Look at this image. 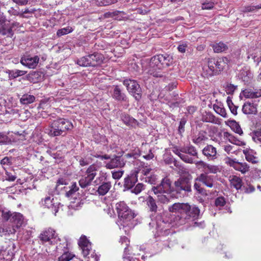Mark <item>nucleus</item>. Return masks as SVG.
Wrapping results in <instances>:
<instances>
[{
    "label": "nucleus",
    "mask_w": 261,
    "mask_h": 261,
    "mask_svg": "<svg viewBox=\"0 0 261 261\" xmlns=\"http://www.w3.org/2000/svg\"><path fill=\"white\" fill-rule=\"evenodd\" d=\"M155 59H158L156 56L152 57L148 63L147 67L148 73L154 77H162L163 76V66L161 63H157Z\"/></svg>",
    "instance_id": "obj_6"
},
{
    "label": "nucleus",
    "mask_w": 261,
    "mask_h": 261,
    "mask_svg": "<svg viewBox=\"0 0 261 261\" xmlns=\"http://www.w3.org/2000/svg\"><path fill=\"white\" fill-rule=\"evenodd\" d=\"M145 181L151 185H155L157 180L156 176L155 175L150 174L148 176L145 177Z\"/></svg>",
    "instance_id": "obj_52"
},
{
    "label": "nucleus",
    "mask_w": 261,
    "mask_h": 261,
    "mask_svg": "<svg viewBox=\"0 0 261 261\" xmlns=\"http://www.w3.org/2000/svg\"><path fill=\"white\" fill-rule=\"evenodd\" d=\"M174 222L175 223L176 225H182L186 223V218L185 217H184V216H182V215H178L175 217L174 219Z\"/></svg>",
    "instance_id": "obj_44"
},
{
    "label": "nucleus",
    "mask_w": 261,
    "mask_h": 261,
    "mask_svg": "<svg viewBox=\"0 0 261 261\" xmlns=\"http://www.w3.org/2000/svg\"><path fill=\"white\" fill-rule=\"evenodd\" d=\"M171 180L167 177L163 178L159 184L153 186L151 191L156 195L158 201L162 203H168L171 198V193L175 192L177 194L191 192V179L188 177H180L174 182L171 187Z\"/></svg>",
    "instance_id": "obj_1"
},
{
    "label": "nucleus",
    "mask_w": 261,
    "mask_h": 261,
    "mask_svg": "<svg viewBox=\"0 0 261 261\" xmlns=\"http://www.w3.org/2000/svg\"><path fill=\"white\" fill-rule=\"evenodd\" d=\"M229 180L231 186L236 190H238L242 188L243 185L242 180L240 177L236 175H231L229 177Z\"/></svg>",
    "instance_id": "obj_25"
},
{
    "label": "nucleus",
    "mask_w": 261,
    "mask_h": 261,
    "mask_svg": "<svg viewBox=\"0 0 261 261\" xmlns=\"http://www.w3.org/2000/svg\"><path fill=\"white\" fill-rule=\"evenodd\" d=\"M121 119L128 126H135L137 125V120L126 114H122Z\"/></svg>",
    "instance_id": "obj_28"
},
{
    "label": "nucleus",
    "mask_w": 261,
    "mask_h": 261,
    "mask_svg": "<svg viewBox=\"0 0 261 261\" xmlns=\"http://www.w3.org/2000/svg\"><path fill=\"white\" fill-rule=\"evenodd\" d=\"M250 135L254 142L261 146V126L252 130Z\"/></svg>",
    "instance_id": "obj_23"
},
{
    "label": "nucleus",
    "mask_w": 261,
    "mask_h": 261,
    "mask_svg": "<svg viewBox=\"0 0 261 261\" xmlns=\"http://www.w3.org/2000/svg\"><path fill=\"white\" fill-rule=\"evenodd\" d=\"M79 245L82 249V252L84 256L86 257L89 254L91 245L87 238L82 236L79 241Z\"/></svg>",
    "instance_id": "obj_15"
},
{
    "label": "nucleus",
    "mask_w": 261,
    "mask_h": 261,
    "mask_svg": "<svg viewBox=\"0 0 261 261\" xmlns=\"http://www.w3.org/2000/svg\"><path fill=\"white\" fill-rule=\"evenodd\" d=\"M186 123V120L185 119L182 118L180 120L178 126V132L180 134H181L185 131V125Z\"/></svg>",
    "instance_id": "obj_59"
},
{
    "label": "nucleus",
    "mask_w": 261,
    "mask_h": 261,
    "mask_svg": "<svg viewBox=\"0 0 261 261\" xmlns=\"http://www.w3.org/2000/svg\"><path fill=\"white\" fill-rule=\"evenodd\" d=\"M192 163H189V164H195L197 167H199V168H202L204 170L206 168V166L207 165V163H205L203 161H195L193 160L192 158Z\"/></svg>",
    "instance_id": "obj_58"
},
{
    "label": "nucleus",
    "mask_w": 261,
    "mask_h": 261,
    "mask_svg": "<svg viewBox=\"0 0 261 261\" xmlns=\"http://www.w3.org/2000/svg\"><path fill=\"white\" fill-rule=\"evenodd\" d=\"M112 177L114 179H119L122 177V176L123 174V171H112Z\"/></svg>",
    "instance_id": "obj_63"
},
{
    "label": "nucleus",
    "mask_w": 261,
    "mask_h": 261,
    "mask_svg": "<svg viewBox=\"0 0 261 261\" xmlns=\"http://www.w3.org/2000/svg\"><path fill=\"white\" fill-rule=\"evenodd\" d=\"M89 62L90 57L89 55L77 59L76 61V63L80 66L89 67L91 66V64Z\"/></svg>",
    "instance_id": "obj_32"
},
{
    "label": "nucleus",
    "mask_w": 261,
    "mask_h": 261,
    "mask_svg": "<svg viewBox=\"0 0 261 261\" xmlns=\"http://www.w3.org/2000/svg\"><path fill=\"white\" fill-rule=\"evenodd\" d=\"M27 73V71L23 70H20L18 69L9 70V75L10 78L15 79L19 76L24 75Z\"/></svg>",
    "instance_id": "obj_37"
},
{
    "label": "nucleus",
    "mask_w": 261,
    "mask_h": 261,
    "mask_svg": "<svg viewBox=\"0 0 261 261\" xmlns=\"http://www.w3.org/2000/svg\"><path fill=\"white\" fill-rule=\"evenodd\" d=\"M138 173L135 172L130 174L124 179V185L128 189H132L138 181Z\"/></svg>",
    "instance_id": "obj_19"
},
{
    "label": "nucleus",
    "mask_w": 261,
    "mask_h": 261,
    "mask_svg": "<svg viewBox=\"0 0 261 261\" xmlns=\"http://www.w3.org/2000/svg\"><path fill=\"white\" fill-rule=\"evenodd\" d=\"M98 167L94 165H90L87 169L85 174L79 180V185L82 188H86L90 186L97 175Z\"/></svg>",
    "instance_id": "obj_4"
},
{
    "label": "nucleus",
    "mask_w": 261,
    "mask_h": 261,
    "mask_svg": "<svg viewBox=\"0 0 261 261\" xmlns=\"http://www.w3.org/2000/svg\"><path fill=\"white\" fill-rule=\"evenodd\" d=\"M213 108L215 111L223 117H227V113L225 108L221 105H214Z\"/></svg>",
    "instance_id": "obj_36"
},
{
    "label": "nucleus",
    "mask_w": 261,
    "mask_h": 261,
    "mask_svg": "<svg viewBox=\"0 0 261 261\" xmlns=\"http://www.w3.org/2000/svg\"><path fill=\"white\" fill-rule=\"evenodd\" d=\"M224 60H227L226 58L224 59H219L217 60L215 59V62L216 63L215 64V67L217 71V73L223 68V66L222 65V63L223 62L224 64L225 63Z\"/></svg>",
    "instance_id": "obj_48"
},
{
    "label": "nucleus",
    "mask_w": 261,
    "mask_h": 261,
    "mask_svg": "<svg viewBox=\"0 0 261 261\" xmlns=\"http://www.w3.org/2000/svg\"><path fill=\"white\" fill-rule=\"evenodd\" d=\"M215 205L217 207L223 206L225 203L226 201L223 197H219L215 200Z\"/></svg>",
    "instance_id": "obj_54"
},
{
    "label": "nucleus",
    "mask_w": 261,
    "mask_h": 261,
    "mask_svg": "<svg viewBox=\"0 0 261 261\" xmlns=\"http://www.w3.org/2000/svg\"><path fill=\"white\" fill-rule=\"evenodd\" d=\"M111 187L112 185L110 182H103L99 186L97 192L100 195H105L109 192Z\"/></svg>",
    "instance_id": "obj_30"
},
{
    "label": "nucleus",
    "mask_w": 261,
    "mask_h": 261,
    "mask_svg": "<svg viewBox=\"0 0 261 261\" xmlns=\"http://www.w3.org/2000/svg\"><path fill=\"white\" fill-rule=\"evenodd\" d=\"M125 164L124 157L115 155L111 160L107 163L105 167L107 169H112L115 168H121Z\"/></svg>",
    "instance_id": "obj_9"
},
{
    "label": "nucleus",
    "mask_w": 261,
    "mask_h": 261,
    "mask_svg": "<svg viewBox=\"0 0 261 261\" xmlns=\"http://www.w3.org/2000/svg\"><path fill=\"white\" fill-rule=\"evenodd\" d=\"M39 58L38 56H31L30 55H25L21 57V64L30 69H35L38 65Z\"/></svg>",
    "instance_id": "obj_8"
},
{
    "label": "nucleus",
    "mask_w": 261,
    "mask_h": 261,
    "mask_svg": "<svg viewBox=\"0 0 261 261\" xmlns=\"http://www.w3.org/2000/svg\"><path fill=\"white\" fill-rule=\"evenodd\" d=\"M226 102L228 107H229V110L232 113V114H233L234 115H236L237 114L238 107L233 105L230 97H227Z\"/></svg>",
    "instance_id": "obj_42"
},
{
    "label": "nucleus",
    "mask_w": 261,
    "mask_h": 261,
    "mask_svg": "<svg viewBox=\"0 0 261 261\" xmlns=\"http://www.w3.org/2000/svg\"><path fill=\"white\" fill-rule=\"evenodd\" d=\"M224 136L229 137V139H228L229 141L233 144H235L237 145H241L245 144L243 142L237 139L233 136L230 135L228 132L224 133Z\"/></svg>",
    "instance_id": "obj_40"
},
{
    "label": "nucleus",
    "mask_w": 261,
    "mask_h": 261,
    "mask_svg": "<svg viewBox=\"0 0 261 261\" xmlns=\"http://www.w3.org/2000/svg\"><path fill=\"white\" fill-rule=\"evenodd\" d=\"M144 189V185L141 183L138 184L132 190V192L136 194H139Z\"/></svg>",
    "instance_id": "obj_55"
},
{
    "label": "nucleus",
    "mask_w": 261,
    "mask_h": 261,
    "mask_svg": "<svg viewBox=\"0 0 261 261\" xmlns=\"http://www.w3.org/2000/svg\"><path fill=\"white\" fill-rule=\"evenodd\" d=\"M1 165L3 168L6 170L12 165V158L6 156L1 161Z\"/></svg>",
    "instance_id": "obj_39"
},
{
    "label": "nucleus",
    "mask_w": 261,
    "mask_h": 261,
    "mask_svg": "<svg viewBox=\"0 0 261 261\" xmlns=\"http://www.w3.org/2000/svg\"><path fill=\"white\" fill-rule=\"evenodd\" d=\"M242 111L245 114H255L257 112V108L254 103L246 102L243 106Z\"/></svg>",
    "instance_id": "obj_21"
},
{
    "label": "nucleus",
    "mask_w": 261,
    "mask_h": 261,
    "mask_svg": "<svg viewBox=\"0 0 261 261\" xmlns=\"http://www.w3.org/2000/svg\"><path fill=\"white\" fill-rule=\"evenodd\" d=\"M73 128V125L68 120L59 118L54 120L47 128L45 133L50 136H58Z\"/></svg>",
    "instance_id": "obj_2"
},
{
    "label": "nucleus",
    "mask_w": 261,
    "mask_h": 261,
    "mask_svg": "<svg viewBox=\"0 0 261 261\" xmlns=\"http://www.w3.org/2000/svg\"><path fill=\"white\" fill-rule=\"evenodd\" d=\"M188 207L186 203H175L168 207V210L171 213H179L180 215L185 214Z\"/></svg>",
    "instance_id": "obj_16"
},
{
    "label": "nucleus",
    "mask_w": 261,
    "mask_h": 261,
    "mask_svg": "<svg viewBox=\"0 0 261 261\" xmlns=\"http://www.w3.org/2000/svg\"><path fill=\"white\" fill-rule=\"evenodd\" d=\"M35 99L34 96L28 94H24L20 98V102L23 105H28L33 103Z\"/></svg>",
    "instance_id": "obj_31"
},
{
    "label": "nucleus",
    "mask_w": 261,
    "mask_h": 261,
    "mask_svg": "<svg viewBox=\"0 0 261 261\" xmlns=\"http://www.w3.org/2000/svg\"><path fill=\"white\" fill-rule=\"evenodd\" d=\"M202 152L209 160H215L218 158L217 149L212 145H207L205 146Z\"/></svg>",
    "instance_id": "obj_10"
},
{
    "label": "nucleus",
    "mask_w": 261,
    "mask_h": 261,
    "mask_svg": "<svg viewBox=\"0 0 261 261\" xmlns=\"http://www.w3.org/2000/svg\"><path fill=\"white\" fill-rule=\"evenodd\" d=\"M11 222L13 223L12 226H14L15 229L20 228L24 223V218L22 215L19 213H13Z\"/></svg>",
    "instance_id": "obj_14"
},
{
    "label": "nucleus",
    "mask_w": 261,
    "mask_h": 261,
    "mask_svg": "<svg viewBox=\"0 0 261 261\" xmlns=\"http://www.w3.org/2000/svg\"><path fill=\"white\" fill-rule=\"evenodd\" d=\"M258 9H259V8H258V5L247 6L244 7V11L245 12H254Z\"/></svg>",
    "instance_id": "obj_61"
},
{
    "label": "nucleus",
    "mask_w": 261,
    "mask_h": 261,
    "mask_svg": "<svg viewBox=\"0 0 261 261\" xmlns=\"http://www.w3.org/2000/svg\"><path fill=\"white\" fill-rule=\"evenodd\" d=\"M0 35L12 38L14 35V32L12 30V27H10L9 24H4L0 28Z\"/></svg>",
    "instance_id": "obj_27"
},
{
    "label": "nucleus",
    "mask_w": 261,
    "mask_h": 261,
    "mask_svg": "<svg viewBox=\"0 0 261 261\" xmlns=\"http://www.w3.org/2000/svg\"><path fill=\"white\" fill-rule=\"evenodd\" d=\"M229 164L235 170L245 174L249 170V166L246 163L236 162L233 160L229 159Z\"/></svg>",
    "instance_id": "obj_12"
},
{
    "label": "nucleus",
    "mask_w": 261,
    "mask_h": 261,
    "mask_svg": "<svg viewBox=\"0 0 261 261\" xmlns=\"http://www.w3.org/2000/svg\"><path fill=\"white\" fill-rule=\"evenodd\" d=\"M91 66L94 67L100 64L103 61L102 56L98 53L89 55Z\"/></svg>",
    "instance_id": "obj_22"
},
{
    "label": "nucleus",
    "mask_w": 261,
    "mask_h": 261,
    "mask_svg": "<svg viewBox=\"0 0 261 261\" xmlns=\"http://www.w3.org/2000/svg\"><path fill=\"white\" fill-rule=\"evenodd\" d=\"M156 56L158 59H155V62H157V63H161L163 69L168 67L173 61L172 57L169 55H158Z\"/></svg>",
    "instance_id": "obj_17"
},
{
    "label": "nucleus",
    "mask_w": 261,
    "mask_h": 261,
    "mask_svg": "<svg viewBox=\"0 0 261 261\" xmlns=\"http://www.w3.org/2000/svg\"><path fill=\"white\" fill-rule=\"evenodd\" d=\"M214 6V3L212 2H205L202 4V9L203 10H210Z\"/></svg>",
    "instance_id": "obj_57"
},
{
    "label": "nucleus",
    "mask_w": 261,
    "mask_h": 261,
    "mask_svg": "<svg viewBox=\"0 0 261 261\" xmlns=\"http://www.w3.org/2000/svg\"><path fill=\"white\" fill-rule=\"evenodd\" d=\"M215 59L212 58L208 59L207 64L205 65L207 67H208L210 69L213 70V72L214 73V74L217 73V71L215 67Z\"/></svg>",
    "instance_id": "obj_47"
},
{
    "label": "nucleus",
    "mask_w": 261,
    "mask_h": 261,
    "mask_svg": "<svg viewBox=\"0 0 261 261\" xmlns=\"http://www.w3.org/2000/svg\"><path fill=\"white\" fill-rule=\"evenodd\" d=\"M204 121L208 122H211L215 124H219L218 119L213 115L208 114L204 118Z\"/></svg>",
    "instance_id": "obj_50"
},
{
    "label": "nucleus",
    "mask_w": 261,
    "mask_h": 261,
    "mask_svg": "<svg viewBox=\"0 0 261 261\" xmlns=\"http://www.w3.org/2000/svg\"><path fill=\"white\" fill-rule=\"evenodd\" d=\"M14 226H8L4 225L3 227H0V233L3 234H14L16 232Z\"/></svg>",
    "instance_id": "obj_38"
},
{
    "label": "nucleus",
    "mask_w": 261,
    "mask_h": 261,
    "mask_svg": "<svg viewBox=\"0 0 261 261\" xmlns=\"http://www.w3.org/2000/svg\"><path fill=\"white\" fill-rule=\"evenodd\" d=\"M74 256L72 253L65 251L61 256L58 258V261H69Z\"/></svg>",
    "instance_id": "obj_41"
},
{
    "label": "nucleus",
    "mask_w": 261,
    "mask_h": 261,
    "mask_svg": "<svg viewBox=\"0 0 261 261\" xmlns=\"http://www.w3.org/2000/svg\"><path fill=\"white\" fill-rule=\"evenodd\" d=\"M69 188V190L66 192V196L68 197L71 196L75 192L77 191L79 189L75 182L72 183Z\"/></svg>",
    "instance_id": "obj_46"
},
{
    "label": "nucleus",
    "mask_w": 261,
    "mask_h": 261,
    "mask_svg": "<svg viewBox=\"0 0 261 261\" xmlns=\"http://www.w3.org/2000/svg\"><path fill=\"white\" fill-rule=\"evenodd\" d=\"M239 76L244 82H248L252 78V73L247 69H243L240 71Z\"/></svg>",
    "instance_id": "obj_33"
},
{
    "label": "nucleus",
    "mask_w": 261,
    "mask_h": 261,
    "mask_svg": "<svg viewBox=\"0 0 261 261\" xmlns=\"http://www.w3.org/2000/svg\"><path fill=\"white\" fill-rule=\"evenodd\" d=\"M224 87L228 94H232L236 89V87L231 84H227Z\"/></svg>",
    "instance_id": "obj_53"
},
{
    "label": "nucleus",
    "mask_w": 261,
    "mask_h": 261,
    "mask_svg": "<svg viewBox=\"0 0 261 261\" xmlns=\"http://www.w3.org/2000/svg\"><path fill=\"white\" fill-rule=\"evenodd\" d=\"M151 171V169L147 166H145L144 164L142 165V167L140 169L139 171L137 172L138 173H141L145 176V177L148 176L150 175V172ZM137 172V171H136Z\"/></svg>",
    "instance_id": "obj_43"
},
{
    "label": "nucleus",
    "mask_w": 261,
    "mask_h": 261,
    "mask_svg": "<svg viewBox=\"0 0 261 261\" xmlns=\"http://www.w3.org/2000/svg\"><path fill=\"white\" fill-rule=\"evenodd\" d=\"M205 170L209 173L216 174L220 171L218 166L207 164Z\"/></svg>",
    "instance_id": "obj_45"
},
{
    "label": "nucleus",
    "mask_w": 261,
    "mask_h": 261,
    "mask_svg": "<svg viewBox=\"0 0 261 261\" xmlns=\"http://www.w3.org/2000/svg\"><path fill=\"white\" fill-rule=\"evenodd\" d=\"M112 97L119 101H126L127 98L125 94L122 92L118 86L115 87L112 94Z\"/></svg>",
    "instance_id": "obj_18"
},
{
    "label": "nucleus",
    "mask_w": 261,
    "mask_h": 261,
    "mask_svg": "<svg viewBox=\"0 0 261 261\" xmlns=\"http://www.w3.org/2000/svg\"><path fill=\"white\" fill-rule=\"evenodd\" d=\"M6 179L8 181H14L16 178V177L12 174L11 173L6 171Z\"/></svg>",
    "instance_id": "obj_64"
},
{
    "label": "nucleus",
    "mask_w": 261,
    "mask_h": 261,
    "mask_svg": "<svg viewBox=\"0 0 261 261\" xmlns=\"http://www.w3.org/2000/svg\"><path fill=\"white\" fill-rule=\"evenodd\" d=\"M206 139V138L204 135H199L197 137L193 139V142L195 144H198L204 141Z\"/></svg>",
    "instance_id": "obj_60"
},
{
    "label": "nucleus",
    "mask_w": 261,
    "mask_h": 261,
    "mask_svg": "<svg viewBox=\"0 0 261 261\" xmlns=\"http://www.w3.org/2000/svg\"><path fill=\"white\" fill-rule=\"evenodd\" d=\"M173 152L177 155L185 163H192V158L189 156V155L184 154L181 151V147L180 149H178L177 148H174L173 149Z\"/></svg>",
    "instance_id": "obj_29"
},
{
    "label": "nucleus",
    "mask_w": 261,
    "mask_h": 261,
    "mask_svg": "<svg viewBox=\"0 0 261 261\" xmlns=\"http://www.w3.org/2000/svg\"><path fill=\"white\" fill-rule=\"evenodd\" d=\"M41 203L43 205L50 209L56 215L59 209L60 203L58 200L54 198L53 196H48L41 200Z\"/></svg>",
    "instance_id": "obj_7"
},
{
    "label": "nucleus",
    "mask_w": 261,
    "mask_h": 261,
    "mask_svg": "<svg viewBox=\"0 0 261 261\" xmlns=\"http://www.w3.org/2000/svg\"><path fill=\"white\" fill-rule=\"evenodd\" d=\"M145 202L150 212L156 213L158 210V206L155 200L151 196H148Z\"/></svg>",
    "instance_id": "obj_26"
},
{
    "label": "nucleus",
    "mask_w": 261,
    "mask_h": 261,
    "mask_svg": "<svg viewBox=\"0 0 261 261\" xmlns=\"http://www.w3.org/2000/svg\"><path fill=\"white\" fill-rule=\"evenodd\" d=\"M224 150L228 153H233L236 151L234 146L230 145H227L224 146Z\"/></svg>",
    "instance_id": "obj_62"
},
{
    "label": "nucleus",
    "mask_w": 261,
    "mask_h": 261,
    "mask_svg": "<svg viewBox=\"0 0 261 261\" xmlns=\"http://www.w3.org/2000/svg\"><path fill=\"white\" fill-rule=\"evenodd\" d=\"M13 213L10 211L3 210L2 212V217L3 220L5 221L10 220L11 222V218H12Z\"/></svg>",
    "instance_id": "obj_51"
},
{
    "label": "nucleus",
    "mask_w": 261,
    "mask_h": 261,
    "mask_svg": "<svg viewBox=\"0 0 261 261\" xmlns=\"http://www.w3.org/2000/svg\"><path fill=\"white\" fill-rule=\"evenodd\" d=\"M196 180L201 182L208 188H212L214 186V182L215 181L214 176L208 175L206 172L201 173Z\"/></svg>",
    "instance_id": "obj_11"
},
{
    "label": "nucleus",
    "mask_w": 261,
    "mask_h": 261,
    "mask_svg": "<svg viewBox=\"0 0 261 261\" xmlns=\"http://www.w3.org/2000/svg\"><path fill=\"white\" fill-rule=\"evenodd\" d=\"M213 48L214 51L218 53L224 51L228 49L227 45L221 42L214 44Z\"/></svg>",
    "instance_id": "obj_35"
},
{
    "label": "nucleus",
    "mask_w": 261,
    "mask_h": 261,
    "mask_svg": "<svg viewBox=\"0 0 261 261\" xmlns=\"http://www.w3.org/2000/svg\"><path fill=\"white\" fill-rule=\"evenodd\" d=\"M56 236L55 230L51 228H49L40 233L39 239L42 243H44L49 242L51 239L55 238Z\"/></svg>",
    "instance_id": "obj_13"
},
{
    "label": "nucleus",
    "mask_w": 261,
    "mask_h": 261,
    "mask_svg": "<svg viewBox=\"0 0 261 261\" xmlns=\"http://www.w3.org/2000/svg\"><path fill=\"white\" fill-rule=\"evenodd\" d=\"M123 84L126 87L128 92L133 95L137 100H139L142 95V90L139 84L134 80L125 79Z\"/></svg>",
    "instance_id": "obj_5"
},
{
    "label": "nucleus",
    "mask_w": 261,
    "mask_h": 261,
    "mask_svg": "<svg viewBox=\"0 0 261 261\" xmlns=\"http://www.w3.org/2000/svg\"><path fill=\"white\" fill-rule=\"evenodd\" d=\"M181 151L184 154H187L188 155H190L192 156H195L196 158H198V152L194 146L192 145H189L186 146H183L181 147Z\"/></svg>",
    "instance_id": "obj_24"
},
{
    "label": "nucleus",
    "mask_w": 261,
    "mask_h": 261,
    "mask_svg": "<svg viewBox=\"0 0 261 261\" xmlns=\"http://www.w3.org/2000/svg\"><path fill=\"white\" fill-rule=\"evenodd\" d=\"M202 75L204 76H211L214 74V73L213 72V70H211L208 68V67H207L205 65L203 67V72Z\"/></svg>",
    "instance_id": "obj_56"
},
{
    "label": "nucleus",
    "mask_w": 261,
    "mask_h": 261,
    "mask_svg": "<svg viewBox=\"0 0 261 261\" xmlns=\"http://www.w3.org/2000/svg\"><path fill=\"white\" fill-rule=\"evenodd\" d=\"M115 207L119 219L118 222L123 226H127V223L134 218L135 213L123 201L117 203Z\"/></svg>",
    "instance_id": "obj_3"
},
{
    "label": "nucleus",
    "mask_w": 261,
    "mask_h": 261,
    "mask_svg": "<svg viewBox=\"0 0 261 261\" xmlns=\"http://www.w3.org/2000/svg\"><path fill=\"white\" fill-rule=\"evenodd\" d=\"M243 95L247 98H255L260 97L259 91L256 92L252 91L251 90L246 89L243 92Z\"/></svg>",
    "instance_id": "obj_34"
},
{
    "label": "nucleus",
    "mask_w": 261,
    "mask_h": 261,
    "mask_svg": "<svg viewBox=\"0 0 261 261\" xmlns=\"http://www.w3.org/2000/svg\"><path fill=\"white\" fill-rule=\"evenodd\" d=\"M73 31L71 28L67 27L59 30L57 33V35L58 36H61L66 34H67Z\"/></svg>",
    "instance_id": "obj_49"
},
{
    "label": "nucleus",
    "mask_w": 261,
    "mask_h": 261,
    "mask_svg": "<svg viewBox=\"0 0 261 261\" xmlns=\"http://www.w3.org/2000/svg\"><path fill=\"white\" fill-rule=\"evenodd\" d=\"M186 205L188 208L186 210V211H185V214L193 217H197L199 216L200 210L198 206L195 204L190 205L187 203H186Z\"/></svg>",
    "instance_id": "obj_20"
}]
</instances>
